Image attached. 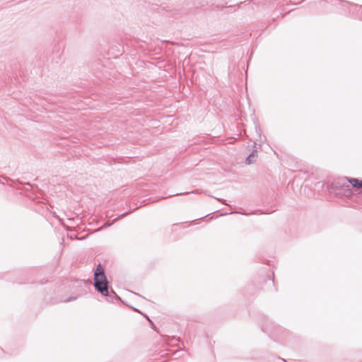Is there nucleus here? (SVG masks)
<instances>
[{
	"label": "nucleus",
	"mask_w": 362,
	"mask_h": 362,
	"mask_svg": "<svg viewBox=\"0 0 362 362\" xmlns=\"http://www.w3.org/2000/svg\"><path fill=\"white\" fill-rule=\"evenodd\" d=\"M146 317L148 319V322L152 325V326L155 327L153 322L147 316H146Z\"/></svg>",
	"instance_id": "nucleus-8"
},
{
	"label": "nucleus",
	"mask_w": 362,
	"mask_h": 362,
	"mask_svg": "<svg viewBox=\"0 0 362 362\" xmlns=\"http://www.w3.org/2000/svg\"><path fill=\"white\" fill-rule=\"evenodd\" d=\"M93 280L95 289L102 296L108 298L107 300L109 301H112L114 298L117 299L119 298V297L117 295L112 288H111V294H110L108 291L109 281L105 275V269L100 263L97 265L94 272Z\"/></svg>",
	"instance_id": "nucleus-1"
},
{
	"label": "nucleus",
	"mask_w": 362,
	"mask_h": 362,
	"mask_svg": "<svg viewBox=\"0 0 362 362\" xmlns=\"http://www.w3.org/2000/svg\"><path fill=\"white\" fill-rule=\"evenodd\" d=\"M257 158V152H252L246 159L247 164L252 163L254 160Z\"/></svg>",
	"instance_id": "nucleus-5"
},
{
	"label": "nucleus",
	"mask_w": 362,
	"mask_h": 362,
	"mask_svg": "<svg viewBox=\"0 0 362 362\" xmlns=\"http://www.w3.org/2000/svg\"><path fill=\"white\" fill-rule=\"evenodd\" d=\"M158 200H160V199H153L151 200V202H157Z\"/></svg>",
	"instance_id": "nucleus-10"
},
{
	"label": "nucleus",
	"mask_w": 362,
	"mask_h": 362,
	"mask_svg": "<svg viewBox=\"0 0 362 362\" xmlns=\"http://www.w3.org/2000/svg\"><path fill=\"white\" fill-rule=\"evenodd\" d=\"M180 78H181V74H180V72L179 71L178 72V82H179V83H180Z\"/></svg>",
	"instance_id": "nucleus-9"
},
{
	"label": "nucleus",
	"mask_w": 362,
	"mask_h": 362,
	"mask_svg": "<svg viewBox=\"0 0 362 362\" xmlns=\"http://www.w3.org/2000/svg\"><path fill=\"white\" fill-rule=\"evenodd\" d=\"M68 238L71 239V240L78 239L76 235V234H72V233H69L68 234ZM83 239H85V237L81 238H78V240H83Z\"/></svg>",
	"instance_id": "nucleus-7"
},
{
	"label": "nucleus",
	"mask_w": 362,
	"mask_h": 362,
	"mask_svg": "<svg viewBox=\"0 0 362 362\" xmlns=\"http://www.w3.org/2000/svg\"><path fill=\"white\" fill-rule=\"evenodd\" d=\"M344 180H346L354 189H359L362 188V179L345 177L341 180V181Z\"/></svg>",
	"instance_id": "nucleus-2"
},
{
	"label": "nucleus",
	"mask_w": 362,
	"mask_h": 362,
	"mask_svg": "<svg viewBox=\"0 0 362 362\" xmlns=\"http://www.w3.org/2000/svg\"><path fill=\"white\" fill-rule=\"evenodd\" d=\"M77 298H78L77 296H70V297H69L67 298H65V299L62 300V301L64 302V303H67V302L75 300L77 299Z\"/></svg>",
	"instance_id": "nucleus-6"
},
{
	"label": "nucleus",
	"mask_w": 362,
	"mask_h": 362,
	"mask_svg": "<svg viewBox=\"0 0 362 362\" xmlns=\"http://www.w3.org/2000/svg\"><path fill=\"white\" fill-rule=\"evenodd\" d=\"M129 213H130V211H127V212H125V213L122 214L121 215H119V216H118L117 218H115L113 220V221H112V223H105V224L104 225V227H109V226H110L111 225H112V224H113V223H115V221H117V220H119V219H120V218H123V217L126 216H127V214H129Z\"/></svg>",
	"instance_id": "nucleus-4"
},
{
	"label": "nucleus",
	"mask_w": 362,
	"mask_h": 362,
	"mask_svg": "<svg viewBox=\"0 0 362 362\" xmlns=\"http://www.w3.org/2000/svg\"><path fill=\"white\" fill-rule=\"evenodd\" d=\"M181 230V223H173L170 228V233L173 238H177Z\"/></svg>",
	"instance_id": "nucleus-3"
}]
</instances>
